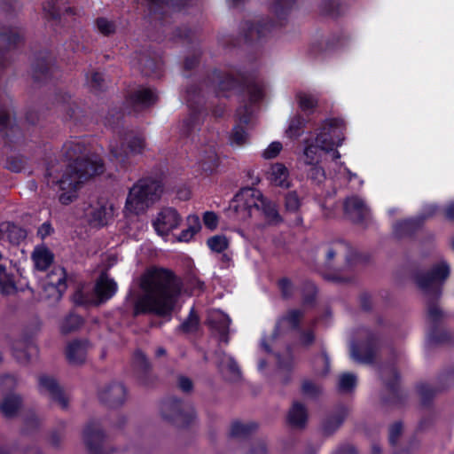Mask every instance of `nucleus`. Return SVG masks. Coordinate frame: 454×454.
<instances>
[{
    "label": "nucleus",
    "instance_id": "nucleus-41",
    "mask_svg": "<svg viewBox=\"0 0 454 454\" xmlns=\"http://www.w3.org/2000/svg\"><path fill=\"white\" fill-rule=\"evenodd\" d=\"M55 101L58 105H61L64 107L69 119L75 117L78 106L74 102H71L70 94L62 90H57L55 92Z\"/></svg>",
    "mask_w": 454,
    "mask_h": 454
},
{
    "label": "nucleus",
    "instance_id": "nucleus-48",
    "mask_svg": "<svg viewBox=\"0 0 454 454\" xmlns=\"http://www.w3.org/2000/svg\"><path fill=\"white\" fill-rule=\"evenodd\" d=\"M200 325V317L194 308H192L188 317L179 325V330L184 333H191L196 332Z\"/></svg>",
    "mask_w": 454,
    "mask_h": 454
},
{
    "label": "nucleus",
    "instance_id": "nucleus-2",
    "mask_svg": "<svg viewBox=\"0 0 454 454\" xmlns=\"http://www.w3.org/2000/svg\"><path fill=\"white\" fill-rule=\"evenodd\" d=\"M61 151L63 157L69 161V164L60 179L52 178L51 181L56 183L61 192L59 201L62 205H69L77 198V191L81 184L102 174L105 165L101 159L93 160L87 156L89 149L85 139L82 137L67 141Z\"/></svg>",
    "mask_w": 454,
    "mask_h": 454
},
{
    "label": "nucleus",
    "instance_id": "nucleus-32",
    "mask_svg": "<svg viewBox=\"0 0 454 454\" xmlns=\"http://www.w3.org/2000/svg\"><path fill=\"white\" fill-rule=\"evenodd\" d=\"M22 405V398L17 394L6 395L0 403V412L6 419L17 416Z\"/></svg>",
    "mask_w": 454,
    "mask_h": 454
},
{
    "label": "nucleus",
    "instance_id": "nucleus-34",
    "mask_svg": "<svg viewBox=\"0 0 454 454\" xmlns=\"http://www.w3.org/2000/svg\"><path fill=\"white\" fill-rule=\"evenodd\" d=\"M319 10L322 15L336 19L344 14L347 5L344 0H322Z\"/></svg>",
    "mask_w": 454,
    "mask_h": 454
},
{
    "label": "nucleus",
    "instance_id": "nucleus-12",
    "mask_svg": "<svg viewBox=\"0 0 454 454\" xmlns=\"http://www.w3.org/2000/svg\"><path fill=\"white\" fill-rule=\"evenodd\" d=\"M82 436L89 454H111L115 451L114 448L105 446L106 434L98 420L91 419L87 423Z\"/></svg>",
    "mask_w": 454,
    "mask_h": 454
},
{
    "label": "nucleus",
    "instance_id": "nucleus-39",
    "mask_svg": "<svg viewBox=\"0 0 454 454\" xmlns=\"http://www.w3.org/2000/svg\"><path fill=\"white\" fill-rule=\"evenodd\" d=\"M307 120L301 114L294 116L289 122L288 128L286 131V136L291 139H297L300 137L306 127Z\"/></svg>",
    "mask_w": 454,
    "mask_h": 454
},
{
    "label": "nucleus",
    "instance_id": "nucleus-27",
    "mask_svg": "<svg viewBox=\"0 0 454 454\" xmlns=\"http://www.w3.org/2000/svg\"><path fill=\"white\" fill-rule=\"evenodd\" d=\"M309 419L306 406L301 402L294 401L286 415V424L296 429H303Z\"/></svg>",
    "mask_w": 454,
    "mask_h": 454
},
{
    "label": "nucleus",
    "instance_id": "nucleus-3",
    "mask_svg": "<svg viewBox=\"0 0 454 454\" xmlns=\"http://www.w3.org/2000/svg\"><path fill=\"white\" fill-rule=\"evenodd\" d=\"M207 86L213 88L216 98H229L237 95L242 105L236 109L239 124L248 125L252 118V105L259 103L264 97L262 86L247 73L239 71L237 76L218 68L211 70L205 78Z\"/></svg>",
    "mask_w": 454,
    "mask_h": 454
},
{
    "label": "nucleus",
    "instance_id": "nucleus-54",
    "mask_svg": "<svg viewBox=\"0 0 454 454\" xmlns=\"http://www.w3.org/2000/svg\"><path fill=\"white\" fill-rule=\"evenodd\" d=\"M96 27L100 34L110 36L116 32V24L104 17H98L95 20Z\"/></svg>",
    "mask_w": 454,
    "mask_h": 454
},
{
    "label": "nucleus",
    "instance_id": "nucleus-7",
    "mask_svg": "<svg viewBox=\"0 0 454 454\" xmlns=\"http://www.w3.org/2000/svg\"><path fill=\"white\" fill-rule=\"evenodd\" d=\"M162 192L163 184L160 179L140 178L129 189L125 207L130 213L140 215L160 200Z\"/></svg>",
    "mask_w": 454,
    "mask_h": 454
},
{
    "label": "nucleus",
    "instance_id": "nucleus-62",
    "mask_svg": "<svg viewBox=\"0 0 454 454\" xmlns=\"http://www.w3.org/2000/svg\"><path fill=\"white\" fill-rule=\"evenodd\" d=\"M348 36L345 34V32L340 31L338 35H333L331 40H329L326 43L325 50H331L337 47H341L345 45L348 42Z\"/></svg>",
    "mask_w": 454,
    "mask_h": 454
},
{
    "label": "nucleus",
    "instance_id": "nucleus-24",
    "mask_svg": "<svg viewBox=\"0 0 454 454\" xmlns=\"http://www.w3.org/2000/svg\"><path fill=\"white\" fill-rule=\"evenodd\" d=\"M27 236V231L19 224L9 221L0 223V244L7 241L12 246H19Z\"/></svg>",
    "mask_w": 454,
    "mask_h": 454
},
{
    "label": "nucleus",
    "instance_id": "nucleus-45",
    "mask_svg": "<svg viewBox=\"0 0 454 454\" xmlns=\"http://www.w3.org/2000/svg\"><path fill=\"white\" fill-rule=\"evenodd\" d=\"M277 286L283 300L288 301L294 298L296 287L289 278L283 277L278 278L277 281Z\"/></svg>",
    "mask_w": 454,
    "mask_h": 454
},
{
    "label": "nucleus",
    "instance_id": "nucleus-16",
    "mask_svg": "<svg viewBox=\"0 0 454 454\" xmlns=\"http://www.w3.org/2000/svg\"><path fill=\"white\" fill-rule=\"evenodd\" d=\"M343 211L353 223L367 227L371 219V210L363 199L356 195L346 198Z\"/></svg>",
    "mask_w": 454,
    "mask_h": 454
},
{
    "label": "nucleus",
    "instance_id": "nucleus-40",
    "mask_svg": "<svg viewBox=\"0 0 454 454\" xmlns=\"http://www.w3.org/2000/svg\"><path fill=\"white\" fill-rule=\"evenodd\" d=\"M220 164V159L215 151H210L200 161V168L206 176H211L216 172Z\"/></svg>",
    "mask_w": 454,
    "mask_h": 454
},
{
    "label": "nucleus",
    "instance_id": "nucleus-21",
    "mask_svg": "<svg viewBox=\"0 0 454 454\" xmlns=\"http://www.w3.org/2000/svg\"><path fill=\"white\" fill-rule=\"evenodd\" d=\"M132 368L137 382L145 387L153 386L156 378L152 373V365L146 356L140 349H137L133 355Z\"/></svg>",
    "mask_w": 454,
    "mask_h": 454
},
{
    "label": "nucleus",
    "instance_id": "nucleus-38",
    "mask_svg": "<svg viewBox=\"0 0 454 454\" xmlns=\"http://www.w3.org/2000/svg\"><path fill=\"white\" fill-rule=\"evenodd\" d=\"M269 179L276 186L282 188H288L290 186L288 169L282 163H275L271 166Z\"/></svg>",
    "mask_w": 454,
    "mask_h": 454
},
{
    "label": "nucleus",
    "instance_id": "nucleus-51",
    "mask_svg": "<svg viewBox=\"0 0 454 454\" xmlns=\"http://www.w3.org/2000/svg\"><path fill=\"white\" fill-rule=\"evenodd\" d=\"M59 2V0H47L43 4V10L48 20H58L60 19L61 9Z\"/></svg>",
    "mask_w": 454,
    "mask_h": 454
},
{
    "label": "nucleus",
    "instance_id": "nucleus-31",
    "mask_svg": "<svg viewBox=\"0 0 454 454\" xmlns=\"http://www.w3.org/2000/svg\"><path fill=\"white\" fill-rule=\"evenodd\" d=\"M299 291L301 296V305L313 308L316 306L318 297V287L310 279H304L299 286Z\"/></svg>",
    "mask_w": 454,
    "mask_h": 454
},
{
    "label": "nucleus",
    "instance_id": "nucleus-36",
    "mask_svg": "<svg viewBox=\"0 0 454 454\" xmlns=\"http://www.w3.org/2000/svg\"><path fill=\"white\" fill-rule=\"evenodd\" d=\"M301 206V199L299 198L295 191L288 192L285 196V208L289 213H294L295 219L294 221V226H301L303 223V218L299 214L300 207Z\"/></svg>",
    "mask_w": 454,
    "mask_h": 454
},
{
    "label": "nucleus",
    "instance_id": "nucleus-5",
    "mask_svg": "<svg viewBox=\"0 0 454 454\" xmlns=\"http://www.w3.org/2000/svg\"><path fill=\"white\" fill-rule=\"evenodd\" d=\"M296 4V0H274L270 5V12L276 20L269 17L254 23L246 20L241 24L243 37L247 44L262 43L270 34L286 26L290 12Z\"/></svg>",
    "mask_w": 454,
    "mask_h": 454
},
{
    "label": "nucleus",
    "instance_id": "nucleus-50",
    "mask_svg": "<svg viewBox=\"0 0 454 454\" xmlns=\"http://www.w3.org/2000/svg\"><path fill=\"white\" fill-rule=\"evenodd\" d=\"M298 106L302 112L312 113L317 106V99L310 94L298 92L296 94Z\"/></svg>",
    "mask_w": 454,
    "mask_h": 454
},
{
    "label": "nucleus",
    "instance_id": "nucleus-6",
    "mask_svg": "<svg viewBox=\"0 0 454 454\" xmlns=\"http://www.w3.org/2000/svg\"><path fill=\"white\" fill-rule=\"evenodd\" d=\"M234 211L246 210L250 213L253 207L261 210L269 224L278 225L283 222L278 205L265 198L262 193L253 187H243L235 195L231 203Z\"/></svg>",
    "mask_w": 454,
    "mask_h": 454
},
{
    "label": "nucleus",
    "instance_id": "nucleus-43",
    "mask_svg": "<svg viewBox=\"0 0 454 454\" xmlns=\"http://www.w3.org/2000/svg\"><path fill=\"white\" fill-rule=\"evenodd\" d=\"M83 323L84 320L81 316L74 313H69L63 319L60 325V331L63 334L70 333L78 330Z\"/></svg>",
    "mask_w": 454,
    "mask_h": 454
},
{
    "label": "nucleus",
    "instance_id": "nucleus-35",
    "mask_svg": "<svg viewBox=\"0 0 454 454\" xmlns=\"http://www.w3.org/2000/svg\"><path fill=\"white\" fill-rule=\"evenodd\" d=\"M257 428L258 424L256 422L242 423L239 420H236L231 423L230 436L232 438L247 439L255 433Z\"/></svg>",
    "mask_w": 454,
    "mask_h": 454
},
{
    "label": "nucleus",
    "instance_id": "nucleus-33",
    "mask_svg": "<svg viewBox=\"0 0 454 454\" xmlns=\"http://www.w3.org/2000/svg\"><path fill=\"white\" fill-rule=\"evenodd\" d=\"M116 292L117 284L112 278L101 277L96 283L95 294L100 302L110 300Z\"/></svg>",
    "mask_w": 454,
    "mask_h": 454
},
{
    "label": "nucleus",
    "instance_id": "nucleus-20",
    "mask_svg": "<svg viewBox=\"0 0 454 454\" xmlns=\"http://www.w3.org/2000/svg\"><path fill=\"white\" fill-rule=\"evenodd\" d=\"M127 388L121 383L113 381L98 391L99 401L109 408L121 406L127 398Z\"/></svg>",
    "mask_w": 454,
    "mask_h": 454
},
{
    "label": "nucleus",
    "instance_id": "nucleus-42",
    "mask_svg": "<svg viewBox=\"0 0 454 454\" xmlns=\"http://www.w3.org/2000/svg\"><path fill=\"white\" fill-rule=\"evenodd\" d=\"M112 214V207H107L106 204H100L90 213L91 223L103 227L107 224V219Z\"/></svg>",
    "mask_w": 454,
    "mask_h": 454
},
{
    "label": "nucleus",
    "instance_id": "nucleus-64",
    "mask_svg": "<svg viewBox=\"0 0 454 454\" xmlns=\"http://www.w3.org/2000/svg\"><path fill=\"white\" fill-rule=\"evenodd\" d=\"M283 146L278 141H274L269 145V146L263 151L262 157L266 160H271L276 158L281 152Z\"/></svg>",
    "mask_w": 454,
    "mask_h": 454
},
{
    "label": "nucleus",
    "instance_id": "nucleus-58",
    "mask_svg": "<svg viewBox=\"0 0 454 454\" xmlns=\"http://www.w3.org/2000/svg\"><path fill=\"white\" fill-rule=\"evenodd\" d=\"M301 393L311 398H317L321 395V388L309 380H303Z\"/></svg>",
    "mask_w": 454,
    "mask_h": 454
},
{
    "label": "nucleus",
    "instance_id": "nucleus-47",
    "mask_svg": "<svg viewBox=\"0 0 454 454\" xmlns=\"http://www.w3.org/2000/svg\"><path fill=\"white\" fill-rule=\"evenodd\" d=\"M248 140V133L246 128L240 124L233 126L231 135L230 143L231 145L242 146Z\"/></svg>",
    "mask_w": 454,
    "mask_h": 454
},
{
    "label": "nucleus",
    "instance_id": "nucleus-37",
    "mask_svg": "<svg viewBox=\"0 0 454 454\" xmlns=\"http://www.w3.org/2000/svg\"><path fill=\"white\" fill-rule=\"evenodd\" d=\"M32 259L36 270H47L54 261V255L47 247L35 248L32 254Z\"/></svg>",
    "mask_w": 454,
    "mask_h": 454
},
{
    "label": "nucleus",
    "instance_id": "nucleus-14",
    "mask_svg": "<svg viewBox=\"0 0 454 454\" xmlns=\"http://www.w3.org/2000/svg\"><path fill=\"white\" fill-rule=\"evenodd\" d=\"M158 100L159 97L155 90L139 87L126 95L125 105L129 114H137L151 108L156 105Z\"/></svg>",
    "mask_w": 454,
    "mask_h": 454
},
{
    "label": "nucleus",
    "instance_id": "nucleus-11",
    "mask_svg": "<svg viewBox=\"0 0 454 454\" xmlns=\"http://www.w3.org/2000/svg\"><path fill=\"white\" fill-rule=\"evenodd\" d=\"M345 122L340 118L326 119L319 128L316 143L320 150L332 152L334 147L340 146L345 139Z\"/></svg>",
    "mask_w": 454,
    "mask_h": 454
},
{
    "label": "nucleus",
    "instance_id": "nucleus-56",
    "mask_svg": "<svg viewBox=\"0 0 454 454\" xmlns=\"http://www.w3.org/2000/svg\"><path fill=\"white\" fill-rule=\"evenodd\" d=\"M89 85L93 93H99L106 89V81L99 72H93L89 81Z\"/></svg>",
    "mask_w": 454,
    "mask_h": 454
},
{
    "label": "nucleus",
    "instance_id": "nucleus-28",
    "mask_svg": "<svg viewBox=\"0 0 454 454\" xmlns=\"http://www.w3.org/2000/svg\"><path fill=\"white\" fill-rule=\"evenodd\" d=\"M348 410L345 405L340 404L333 413L328 415L322 422L321 427L325 435L333 434L348 417Z\"/></svg>",
    "mask_w": 454,
    "mask_h": 454
},
{
    "label": "nucleus",
    "instance_id": "nucleus-60",
    "mask_svg": "<svg viewBox=\"0 0 454 454\" xmlns=\"http://www.w3.org/2000/svg\"><path fill=\"white\" fill-rule=\"evenodd\" d=\"M16 292L17 286L12 278L9 275L4 276V278L0 280V294L2 295H10Z\"/></svg>",
    "mask_w": 454,
    "mask_h": 454
},
{
    "label": "nucleus",
    "instance_id": "nucleus-52",
    "mask_svg": "<svg viewBox=\"0 0 454 454\" xmlns=\"http://www.w3.org/2000/svg\"><path fill=\"white\" fill-rule=\"evenodd\" d=\"M207 247L215 253L221 254L229 247V240L224 235H215L207 239Z\"/></svg>",
    "mask_w": 454,
    "mask_h": 454
},
{
    "label": "nucleus",
    "instance_id": "nucleus-26",
    "mask_svg": "<svg viewBox=\"0 0 454 454\" xmlns=\"http://www.w3.org/2000/svg\"><path fill=\"white\" fill-rule=\"evenodd\" d=\"M423 226V218L418 216L397 221L393 226V233L397 239L413 237Z\"/></svg>",
    "mask_w": 454,
    "mask_h": 454
},
{
    "label": "nucleus",
    "instance_id": "nucleus-23",
    "mask_svg": "<svg viewBox=\"0 0 454 454\" xmlns=\"http://www.w3.org/2000/svg\"><path fill=\"white\" fill-rule=\"evenodd\" d=\"M137 66L144 76L160 78L162 74V61L158 56L140 52L137 54Z\"/></svg>",
    "mask_w": 454,
    "mask_h": 454
},
{
    "label": "nucleus",
    "instance_id": "nucleus-63",
    "mask_svg": "<svg viewBox=\"0 0 454 454\" xmlns=\"http://www.w3.org/2000/svg\"><path fill=\"white\" fill-rule=\"evenodd\" d=\"M231 319L227 315H222L218 319L211 321V326L217 331L218 333L230 330Z\"/></svg>",
    "mask_w": 454,
    "mask_h": 454
},
{
    "label": "nucleus",
    "instance_id": "nucleus-29",
    "mask_svg": "<svg viewBox=\"0 0 454 454\" xmlns=\"http://www.w3.org/2000/svg\"><path fill=\"white\" fill-rule=\"evenodd\" d=\"M303 317L304 312L299 309H288L286 313L277 321L272 332V336L278 338L281 334V324L283 322L287 323L294 331L300 330Z\"/></svg>",
    "mask_w": 454,
    "mask_h": 454
},
{
    "label": "nucleus",
    "instance_id": "nucleus-25",
    "mask_svg": "<svg viewBox=\"0 0 454 454\" xmlns=\"http://www.w3.org/2000/svg\"><path fill=\"white\" fill-rule=\"evenodd\" d=\"M39 387L47 391L51 399L58 403L62 409L67 408L68 400L56 379L48 375H41L39 377Z\"/></svg>",
    "mask_w": 454,
    "mask_h": 454
},
{
    "label": "nucleus",
    "instance_id": "nucleus-22",
    "mask_svg": "<svg viewBox=\"0 0 454 454\" xmlns=\"http://www.w3.org/2000/svg\"><path fill=\"white\" fill-rule=\"evenodd\" d=\"M181 222V216L174 207L162 208L153 222L155 231L160 236H167L171 231L177 228Z\"/></svg>",
    "mask_w": 454,
    "mask_h": 454
},
{
    "label": "nucleus",
    "instance_id": "nucleus-8",
    "mask_svg": "<svg viewBox=\"0 0 454 454\" xmlns=\"http://www.w3.org/2000/svg\"><path fill=\"white\" fill-rule=\"evenodd\" d=\"M185 100L190 109L189 115L184 119L181 126V135L186 138L192 137L202 126V114L205 112V102L201 88L198 84H191L185 90Z\"/></svg>",
    "mask_w": 454,
    "mask_h": 454
},
{
    "label": "nucleus",
    "instance_id": "nucleus-1",
    "mask_svg": "<svg viewBox=\"0 0 454 454\" xmlns=\"http://www.w3.org/2000/svg\"><path fill=\"white\" fill-rule=\"evenodd\" d=\"M141 287L145 294L135 301L134 317L148 314L167 317L171 315L182 294L184 282L174 270L153 266L143 275Z\"/></svg>",
    "mask_w": 454,
    "mask_h": 454
},
{
    "label": "nucleus",
    "instance_id": "nucleus-59",
    "mask_svg": "<svg viewBox=\"0 0 454 454\" xmlns=\"http://www.w3.org/2000/svg\"><path fill=\"white\" fill-rule=\"evenodd\" d=\"M201 228L199 218L195 219V223L192 225H190L188 228L183 230L178 237V240L182 242L190 241L193 236L200 231Z\"/></svg>",
    "mask_w": 454,
    "mask_h": 454
},
{
    "label": "nucleus",
    "instance_id": "nucleus-30",
    "mask_svg": "<svg viewBox=\"0 0 454 454\" xmlns=\"http://www.w3.org/2000/svg\"><path fill=\"white\" fill-rule=\"evenodd\" d=\"M87 344V340H74L67 345L66 356L69 364H82L85 362Z\"/></svg>",
    "mask_w": 454,
    "mask_h": 454
},
{
    "label": "nucleus",
    "instance_id": "nucleus-9",
    "mask_svg": "<svg viewBox=\"0 0 454 454\" xmlns=\"http://www.w3.org/2000/svg\"><path fill=\"white\" fill-rule=\"evenodd\" d=\"M162 418L179 428H187L196 419L194 407L180 398L168 396L160 403Z\"/></svg>",
    "mask_w": 454,
    "mask_h": 454
},
{
    "label": "nucleus",
    "instance_id": "nucleus-15",
    "mask_svg": "<svg viewBox=\"0 0 454 454\" xmlns=\"http://www.w3.org/2000/svg\"><path fill=\"white\" fill-rule=\"evenodd\" d=\"M55 58L50 51H38L32 63V76L35 82L47 83L53 77L57 67Z\"/></svg>",
    "mask_w": 454,
    "mask_h": 454
},
{
    "label": "nucleus",
    "instance_id": "nucleus-57",
    "mask_svg": "<svg viewBox=\"0 0 454 454\" xmlns=\"http://www.w3.org/2000/svg\"><path fill=\"white\" fill-rule=\"evenodd\" d=\"M318 150L320 147L316 143V145L309 144L304 148V156H305V163L307 165H313V163H319V159L317 156Z\"/></svg>",
    "mask_w": 454,
    "mask_h": 454
},
{
    "label": "nucleus",
    "instance_id": "nucleus-10",
    "mask_svg": "<svg viewBox=\"0 0 454 454\" xmlns=\"http://www.w3.org/2000/svg\"><path fill=\"white\" fill-rule=\"evenodd\" d=\"M381 378L384 385V390L380 395L381 403L391 407L403 406L407 400V394L401 387V377L397 368L394 364L383 367Z\"/></svg>",
    "mask_w": 454,
    "mask_h": 454
},
{
    "label": "nucleus",
    "instance_id": "nucleus-44",
    "mask_svg": "<svg viewBox=\"0 0 454 454\" xmlns=\"http://www.w3.org/2000/svg\"><path fill=\"white\" fill-rule=\"evenodd\" d=\"M357 385V377L352 372H344L340 375L338 391L342 394L352 393Z\"/></svg>",
    "mask_w": 454,
    "mask_h": 454
},
{
    "label": "nucleus",
    "instance_id": "nucleus-46",
    "mask_svg": "<svg viewBox=\"0 0 454 454\" xmlns=\"http://www.w3.org/2000/svg\"><path fill=\"white\" fill-rule=\"evenodd\" d=\"M27 158L21 154H12L6 157L4 168L13 173H20L25 169Z\"/></svg>",
    "mask_w": 454,
    "mask_h": 454
},
{
    "label": "nucleus",
    "instance_id": "nucleus-4",
    "mask_svg": "<svg viewBox=\"0 0 454 454\" xmlns=\"http://www.w3.org/2000/svg\"><path fill=\"white\" fill-rule=\"evenodd\" d=\"M449 276L450 266L445 262L434 265L427 271H418L413 276L417 286L427 296V319L430 323L427 333V346L454 345V336L447 330L440 328V323L444 314L438 306L442 293V285Z\"/></svg>",
    "mask_w": 454,
    "mask_h": 454
},
{
    "label": "nucleus",
    "instance_id": "nucleus-61",
    "mask_svg": "<svg viewBox=\"0 0 454 454\" xmlns=\"http://www.w3.org/2000/svg\"><path fill=\"white\" fill-rule=\"evenodd\" d=\"M187 289L190 290L191 294H194L196 292L200 294L205 290V283L196 276L189 277L186 279Z\"/></svg>",
    "mask_w": 454,
    "mask_h": 454
},
{
    "label": "nucleus",
    "instance_id": "nucleus-17",
    "mask_svg": "<svg viewBox=\"0 0 454 454\" xmlns=\"http://www.w3.org/2000/svg\"><path fill=\"white\" fill-rule=\"evenodd\" d=\"M145 148L144 136L137 134H128L125 141L119 146H111L112 155L118 160L125 162L129 155L142 154Z\"/></svg>",
    "mask_w": 454,
    "mask_h": 454
},
{
    "label": "nucleus",
    "instance_id": "nucleus-49",
    "mask_svg": "<svg viewBox=\"0 0 454 454\" xmlns=\"http://www.w3.org/2000/svg\"><path fill=\"white\" fill-rule=\"evenodd\" d=\"M337 244L342 245L348 249V253L346 254V263L348 267H352L357 263H365L369 261L368 255L358 253L356 251H353L350 247L343 240L338 241Z\"/></svg>",
    "mask_w": 454,
    "mask_h": 454
},
{
    "label": "nucleus",
    "instance_id": "nucleus-13",
    "mask_svg": "<svg viewBox=\"0 0 454 454\" xmlns=\"http://www.w3.org/2000/svg\"><path fill=\"white\" fill-rule=\"evenodd\" d=\"M438 381L440 384L438 387H433L428 383H419L417 385V392L423 407L430 408L437 393L454 385V366H450L442 372L438 376Z\"/></svg>",
    "mask_w": 454,
    "mask_h": 454
},
{
    "label": "nucleus",
    "instance_id": "nucleus-19",
    "mask_svg": "<svg viewBox=\"0 0 454 454\" xmlns=\"http://www.w3.org/2000/svg\"><path fill=\"white\" fill-rule=\"evenodd\" d=\"M379 337L376 333L369 331L364 340L354 343L351 356L358 363L373 364L376 357Z\"/></svg>",
    "mask_w": 454,
    "mask_h": 454
},
{
    "label": "nucleus",
    "instance_id": "nucleus-55",
    "mask_svg": "<svg viewBox=\"0 0 454 454\" xmlns=\"http://www.w3.org/2000/svg\"><path fill=\"white\" fill-rule=\"evenodd\" d=\"M40 421L35 413L26 416L24 419V427L21 429V434L25 435L32 434L39 429Z\"/></svg>",
    "mask_w": 454,
    "mask_h": 454
},
{
    "label": "nucleus",
    "instance_id": "nucleus-18",
    "mask_svg": "<svg viewBox=\"0 0 454 454\" xmlns=\"http://www.w3.org/2000/svg\"><path fill=\"white\" fill-rule=\"evenodd\" d=\"M146 5L149 14L162 20L165 10L168 8L174 12H183L196 4L198 0H142Z\"/></svg>",
    "mask_w": 454,
    "mask_h": 454
},
{
    "label": "nucleus",
    "instance_id": "nucleus-53",
    "mask_svg": "<svg viewBox=\"0 0 454 454\" xmlns=\"http://www.w3.org/2000/svg\"><path fill=\"white\" fill-rule=\"evenodd\" d=\"M174 39L182 40L187 44H193L195 42V32L186 26L176 27L173 32Z\"/></svg>",
    "mask_w": 454,
    "mask_h": 454
}]
</instances>
